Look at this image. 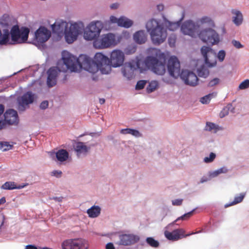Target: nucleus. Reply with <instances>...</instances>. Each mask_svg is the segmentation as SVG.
I'll return each instance as SVG.
<instances>
[{
	"label": "nucleus",
	"instance_id": "43",
	"mask_svg": "<svg viewBox=\"0 0 249 249\" xmlns=\"http://www.w3.org/2000/svg\"><path fill=\"white\" fill-rule=\"evenodd\" d=\"M130 134H131L132 135L136 137H139L141 136V134L138 130L133 129H131Z\"/></svg>",
	"mask_w": 249,
	"mask_h": 249
},
{
	"label": "nucleus",
	"instance_id": "14",
	"mask_svg": "<svg viewBox=\"0 0 249 249\" xmlns=\"http://www.w3.org/2000/svg\"><path fill=\"white\" fill-rule=\"evenodd\" d=\"M124 59L123 52L120 50H114L112 52L109 59L112 67L116 68L123 65Z\"/></svg>",
	"mask_w": 249,
	"mask_h": 249
},
{
	"label": "nucleus",
	"instance_id": "6",
	"mask_svg": "<svg viewBox=\"0 0 249 249\" xmlns=\"http://www.w3.org/2000/svg\"><path fill=\"white\" fill-rule=\"evenodd\" d=\"M146 28L154 44L160 45L165 40L167 36L166 30L158 20H149L146 24Z\"/></svg>",
	"mask_w": 249,
	"mask_h": 249
},
{
	"label": "nucleus",
	"instance_id": "15",
	"mask_svg": "<svg viewBox=\"0 0 249 249\" xmlns=\"http://www.w3.org/2000/svg\"><path fill=\"white\" fill-rule=\"evenodd\" d=\"M119 239V244L130 246L137 243L140 240V237L134 234H124L120 235Z\"/></svg>",
	"mask_w": 249,
	"mask_h": 249
},
{
	"label": "nucleus",
	"instance_id": "1",
	"mask_svg": "<svg viewBox=\"0 0 249 249\" xmlns=\"http://www.w3.org/2000/svg\"><path fill=\"white\" fill-rule=\"evenodd\" d=\"M63 54L65 64L73 72L84 69L95 73L100 70L102 74H107L111 71L112 65L109 59L102 53H96L94 60L85 54H81L76 58L69 52H64Z\"/></svg>",
	"mask_w": 249,
	"mask_h": 249
},
{
	"label": "nucleus",
	"instance_id": "44",
	"mask_svg": "<svg viewBox=\"0 0 249 249\" xmlns=\"http://www.w3.org/2000/svg\"><path fill=\"white\" fill-rule=\"evenodd\" d=\"M182 202V199H177L172 201V204L175 206H180Z\"/></svg>",
	"mask_w": 249,
	"mask_h": 249
},
{
	"label": "nucleus",
	"instance_id": "4",
	"mask_svg": "<svg viewBox=\"0 0 249 249\" xmlns=\"http://www.w3.org/2000/svg\"><path fill=\"white\" fill-rule=\"evenodd\" d=\"M68 23L66 21H56L52 25V31L57 34H60L64 32L66 41L68 43H72L82 32L84 26L82 23L71 24L68 29Z\"/></svg>",
	"mask_w": 249,
	"mask_h": 249
},
{
	"label": "nucleus",
	"instance_id": "60",
	"mask_svg": "<svg viewBox=\"0 0 249 249\" xmlns=\"http://www.w3.org/2000/svg\"><path fill=\"white\" fill-rule=\"evenodd\" d=\"M206 181V180H203V179H202V180H201V183H203V182H204V181Z\"/></svg>",
	"mask_w": 249,
	"mask_h": 249
},
{
	"label": "nucleus",
	"instance_id": "5",
	"mask_svg": "<svg viewBox=\"0 0 249 249\" xmlns=\"http://www.w3.org/2000/svg\"><path fill=\"white\" fill-rule=\"evenodd\" d=\"M156 57L148 56L144 60L146 66L156 74L163 75L165 71V56L160 50L154 49Z\"/></svg>",
	"mask_w": 249,
	"mask_h": 249
},
{
	"label": "nucleus",
	"instance_id": "38",
	"mask_svg": "<svg viewBox=\"0 0 249 249\" xmlns=\"http://www.w3.org/2000/svg\"><path fill=\"white\" fill-rule=\"evenodd\" d=\"M199 22L201 24L208 23L209 25H213V21L209 18L206 17L201 18L199 21Z\"/></svg>",
	"mask_w": 249,
	"mask_h": 249
},
{
	"label": "nucleus",
	"instance_id": "13",
	"mask_svg": "<svg viewBox=\"0 0 249 249\" xmlns=\"http://www.w3.org/2000/svg\"><path fill=\"white\" fill-rule=\"evenodd\" d=\"M185 231L183 229H178L172 232L166 231H164V235L167 239L172 241H177L180 239L190 236L195 233L192 232L185 234Z\"/></svg>",
	"mask_w": 249,
	"mask_h": 249
},
{
	"label": "nucleus",
	"instance_id": "12",
	"mask_svg": "<svg viewBox=\"0 0 249 249\" xmlns=\"http://www.w3.org/2000/svg\"><path fill=\"white\" fill-rule=\"evenodd\" d=\"M201 53L207 66L213 67L216 65V54L211 48L204 46L201 49Z\"/></svg>",
	"mask_w": 249,
	"mask_h": 249
},
{
	"label": "nucleus",
	"instance_id": "28",
	"mask_svg": "<svg viewBox=\"0 0 249 249\" xmlns=\"http://www.w3.org/2000/svg\"><path fill=\"white\" fill-rule=\"evenodd\" d=\"M164 24L167 28L171 31H174L179 27L178 22H172L167 20H165Z\"/></svg>",
	"mask_w": 249,
	"mask_h": 249
},
{
	"label": "nucleus",
	"instance_id": "47",
	"mask_svg": "<svg viewBox=\"0 0 249 249\" xmlns=\"http://www.w3.org/2000/svg\"><path fill=\"white\" fill-rule=\"evenodd\" d=\"M2 147H6L4 148V150H9L12 148V145L9 144L7 142H4V143L2 144Z\"/></svg>",
	"mask_w": 249,
	"mask_h": 249
},
{
	"label": "nucleus",
	"instance_id": "53",
	"mask_svg": "<svg viewBox=\"0 0 249 249\" xmlns=\"http://www.w3.org/2000/svg\"><path fill=\"white\" fill-rule=\"evenodd\" d=\"M118 6L119 5L118 3H113L110 5V8L112 9H115L118 7Z\"/></svg>",
	"mask_w": 249,
	"mask_h": 249
},
{
	"label": "nucleus",
	"instance_id": "51",
	"mask_svg": "<svg viewBox=\"0 0 249 249\" xmlns=\"http://www.w3.org/2000/svg\"><path fill=\"white\" fill-rule=\"evenodd\" d=\"M25 249H37L36 247L32 245H27L25 247Z\"/></svg>",
	"mask_w": 249,
	"mask_h": 249
},
{
	"label": "nucleus",
	"instance_id": "8",
	"mask_svg": "<svg viewBox=\"0 0 249 249\" xmlns=\"http://www.w3.org/2000/svg\"><path fill=\"white\" fill-rule=\"evenodd\" d=\"M29 29L22 27L19 28L18 25H14L10 30L11 40L10 44L23 43L26 42L28 38Z\"/></svg>",
	"mask_w": 249,
	"mask_h": 249
},
{
	"label": "nucleus",
	"instance_id": "62",
	"mask_svg": "<svg viewBox=\"0 0 249 249\" xmlns=\"http://www.w3.org/2000/svg\"><path fill=\"white\" fill-rule=\"evenodd\" d=\"M221 172H222V171H217V174L219 173H220Z\"/></svg>",
	"mask_w": 249,
	"mask_h": 249
},
{
	"label": "nucleus",
	"instance_id": "21",
	"mask_svg": "<svg viewBox=\"0 0 249 249\" xmlns=\"http://www.w3.org/2000/svg\"><path fill=\"white\" fill-rule=\"evenodd\" d=\"M134 41L138 44L144 43L147 40V36L144 31H139L133 35Z\"/></svg>",
	"mask_w": 249,
	"mask_h": 249
},
{
	"label": "nucleus",
	"instance_id": "24",
	"mask_svg": "<svg viewBox=\"0 0 249 249\" xmlns=\"http://www.w3.org/2000/svg\"><path fill=\"white\" fill-rule=\"evenodd\" d=\"M24 185L17 186L14 182L7 181L5 182L1 186V189L4 190H13L15 189H21L23 188Z\"/></svg>",
	"mask_w": 249,
	"mask_h": 249
},
{
	"label": "nucleus",
	"instance_id": "32",
	"mask_svg": "<svg viewBox=\"0 0 249 249\" xmlns=\"http://www.w3.org/2000/svg\"><path fill=\"white\" fill-rule=\"evenodd\" d=\"M158 87V83L156 81H152L147 87V91L150 93L154 91Z\"/></svg>",
	"mask_w": 249,
	"mask_h": 249
},
{
	"label": "nucleus",
	"instance_id": "54",
	"mask_svg": "<svg viewBox=\"0 0 249 249\" xmlns=\"http://www.w3.org/2000/svg\"><path fill=\"white\" fill-rule=\"evenodd\" d=\"M157 9L159 11H161L164 9V6L162 4H159L157 5Z\"/></svg>",
	"mask_w": 249,
	"mask_h": 249
},
{
	"label": "nucleus",
	"instance_id": "22",
	"mask_svg": "<svg viewBox=\"0 0 249 249\" xmlns=\"http://www.w3.org/2000/svg\"><path fill=\"white\" fill-rule=\"evenodd\" d=\"M231 13L234 16L233 17V22L234 23L239 26L243 22V15L240 11L237 10H232Z\"/></svg>",
	"mask_w": 249,
	"mask_h": 249
},
{
	"label": "nucleus",
	"instance_id": "63",
	"mask_svg": "<svg viewBox=\"0 0 249 249\" xmlns=\"http://www.w3.org/2000/svg\"><path fill=\"white\" fill-rule=\"evenodd\" d=\"M5 16V17H8V15H3V17H4Z\"/></svg>",
	"mask_w": 249,
	"mask_h": 249
},
{
	"label": "nucleus",
	"instance_id": "42",
	"mask_svg": "<svg viewBox=\"0 0 249 249\" xmlns=\"http://www.w3.org/2000/svg\"><path fill=\"white\" fill-rule=\"evenodd\" d=\"M233 45L237 49L242 48L243 47V45L238 41L233 40L232 41Z\"/></svg>",
	"mask_w": 249,
	"mask_h": 249
},
{
	"label": "nucleus",
	"instance_id": "45",
	"mask_svg": "<svg viewBox=\"0 0 249 249\" xmlns=\"http://www.w3.org/2000/svg\"><path fill=\"white\" fill-rule=\"evenodd\" d=\"M48 105L49 103L47 101H44L40 104V107L42 109H45L48 107Z\"/></svg>",
	"mask_w": 249,
	"mask_h": 249
},
{
	"label": "nucleus",
	"instance_id": "16",
	"mask_svg": "<svg viewBox=\"0 0 249 249\" xmlns=\"http://www.w3.org/2000/svg\"><path fill=\"white\" fill-rule=\"evenodd\" d=\"M35 36L38 42L43 43L51 36V32L45 27H40L36 32Z\"/></svg>",
	"mask_w": 249,
	"mask_h": 249
},
{
	"label": "nucleus",
	"instance_id": "20",
	"mask_svg": "<svg viewBox=\"0 0 249 249\" xmlns=\"http://www.w3.org/2000/svg\"><path fill=\"white\" fill-rule=\"evenodd\" d=\"M140 67V62L134 65V67L131 64L125 65L122 70L123 75L127 79H130L134 77V71L137 68Z\"/></svg>",
	"mask_w": 249,
	"mask_h": 249
},
{
	"label": "nucleus",
	"instance_id": "19",
	"mask_svg": "<svg viewBox=\"0 0 249 249\" xmlns=\"http://www.w3.org/2000/svg\"><path fill=\"white\" fill-rule=\"evenodd\" d=\"M110 20L113 23H117L118 26L126 28H129L133 24V21L123 16L118 18L111 16L110 17Z\"/></svg>",
	"mask_w": 249,
	"mask_h": 249
},
{
	"label": "nucleus",
	"instance_id": "7",
	"mask_svg": "<svg viewBox=\"0 0 249 249\" xmlns=\"http://www.w3.org/2000/svg\"><path fill=\"white\" fill-rule=\"evenodd\" d=\"M64 52H68L66 51H64L62 52V60L63 61H59L57 63V67H53L50 68L48 71L47 77V84L49 87H52L54 86L56 84V77L58 76V72L60 71L65 72L67 70H70L72 71L70 68H68L65 64L64 60L63 53Z\"/></svg>",
	"mask_w": 249,
	"mask_h": 249
},
{
	"label": "nucleus",
	"instance_id": "11",
	"mask_svg": "<svg viewBox=\"0 0 249 249\" xmlns=\"http://www.w3.org/2000/svg\"><path fill=\"white\" fill-rule=\"evenodd\" d=\"M87 241L82 238H71L64 240L61 243L62 249H88Z\"/></svg>",
	"mask_w": 249,
	"mask_h": 249
},
{
	"label": "nucleus",
	"instance_id": "9",
	"mask_svg": "<svg viewBox=\"0 0 249 249\" xmlns=\"http://www.w3.org/2000/svg\"><path fill=\"white\" fill-rule=\"evenodd\" d=\"M103 28V24L100 21L91 22L84 33V38L87 40H95L98 39Z\"/></svg>",
	"mask_w": 249,
	"mask_h": 249
},
{
	"label": "nucleus",
	"instance_id": "59",
	"mask_svg": "<svg viewBox=\"0 0 249 249\" xmlns=\"http://www.w3.org/2000/svg\"><path fill=\"white\" fill-rule=\"evenodd\" d=\"M99 102L101 104H103L105 103V99L104 98H101V99H100L99 100Z\"/></svg>",
	"mask_w": 249,
	"mask_h": 249
},
{
	"label": "nucleus",
	"instance_id": "58",
	"mask_svg": "<svg viewBox=\"0 0 249 249\" xmlns=\"http://www.w3.org/2000/svg\"><path fill=\"white\" fill-rule=\"evenodd\" d=\"M53 199L54 200H57L58 201H62V197H53Z\"/></svg>",
	"mask_w": 249,
	"mask_h": 249
},
{
	"label": "nucleus",
	"instance_id": "56",
	"mask_svg": "<svg viewBox=\"0 0 249 249\" xmlns=\"http://www.w3.org/2000/svg\"><path fill=\"white\" fill-rule=\"evenodd\" d=\"M5 202H6L5 198L4 197H2V198H1L0 199V205L1 204L5 203Z\"/></svg>",
	"mask_w": 249,
	"mask_h": 249
},
{
	"label": "nucleus",
	"instance_id": "3",
	"mask_svg": "<svg viewBox=\"0 0 249 249\" xmlns=\"http://www.w3.org/2000/svg\"><path fill=\"white\" fill-rule=\"evenodd\" d=\"M167 69L171 76L175 78L180 76L186 85L194 87L198 84V78L195 73L187 70H182L180 72V62L176 56L170 57Z\"/></svg>",
	"mask_w": 249,
	"mask_h": 249
},
{
	"label": "nucleus",
	"instance_id": "37",
	"mask_svg": "<svg viewBox=\"0 0 249 249\" xmlns=\"http://www.w3.org/2000/svg\"><path fill=\"white\" fill-rule=\"evenodd\" d=\"M215 154L213 153H211L209 157H205L204 161L206 163H210L212 162L215 158Z\"/></svg>",
	"mask_w": 249,
	"mask_h": 249
},
{
	"label": "nucleus",
	"instance_id": "30",
	"mask_svg": "<svg viewBox=\"0 0 249 249\" xmlns=\"http://www.w3.org/2000/svg\"><path fill=\"white\" fill-rule=\"evenodd\" d=\"M146 243L153 248H158L159 246V242L153 237H147L146 239Z\"/></svg>",
	"mask_w": 249,
	"mask_h": 249
},
{
	"label": "nucleus",
	"instance_id": "25",
	"mask_svg": "<svg viewBox=\"0 0 249 249\" xmlns=\"http://www.w3.org/2000/svg\"><path fill=\"white\" fill-rule=\"evenodd\" d=\"M101 209L98 206H93L87 210V213L90 217H97L100 213Z\"/></svg>",
	"mask_w": 249,
	"mask_h": 249
},
{
	"label": "nucleus",
	"instance_id": "52",
	"mask_svg": "<svg viewBox=\"0 0 249 249\" xmlns=\"http://www.w3.org/2000/svg\"><path fill=\"white\" fill-rule=\"evenodd\" d=\"M52 173L53 174V175L58 177V176H60L61 175L62 172L61 171H54L52 172Z\"/></svg>",
	"mask_w": 249,
	"mask_h": 249
},
{
	"label": "nucleus",
	"instance_id": "36",
	"mask_svg": "<svg viewBox=\"0 0 249 249\" xmlns=\"http://www.w3.org/2000/svg\"><path fill=\"white\" fill-rule=\"evenodd\" d=\"M146 83V82L145 80L139 81L136 85V87H135L136 89H143Z\"/></svg>",
	"mask_w": 249,
	"mask_h": 249
},
{
	"label": "nucleus",
	"instance_id": "26",
	"mask_svg": "<svg viewBox=\"0 0 249 249\" xmlns=\"http://www.w3.org/2000/svg\"><path fill=\"white\" fill-rule=\"evenodd\" d=\"M56 157L58 160L61 162L64 161L68 159L69 153L65 149H60L56 153Z\"/></svg>",
	"mask_w": 249,
	"mask_h": 249
},
{
	"label": "nucleus",
	"instance_id": "41",
	"mask_svg": "<svg viewBox=\"0 0 249 249\" xmlns=\"http://www.w3.org/2000/svg\"><path fill=\"white\" fill-rule=\"evenodd\" d=\"M216 126L213 123H207L206 124V129L209 131H211L213 129H215Z\"/></svg>",
	"mask_w": 249,
	"mask_h": 249
},
{
	"label": "nucleus",
	"instance_id": "17",
	"mask_svg": "<svg viewBox=\"0 0 249 249\" xmlns=\"http://www.w3.org/2000/svg\"><path fill=\"white\" fill-rule=\"evenodd\" d=\"M34 100V94L31 91H28L24 93L18 99V109L20 110H24L25 109V106L29 104H32Z\"/></svg>",
	"mask_w": 249,
	"mask_h": 249
},
{
	"label": "nucleus",
	"instance_id": "18",
	"mask_svg": "<svg viewBox=\"0 0 249 249\" xmlns=\"http://www.w3.org/2000/svg\"><path fill=\"white\" fill-rule=\"evenodd\" d=\"M4 119L8 124H17L18 123V118L17 112L12 109L7 110L4 114Z\"/></svg>",
	"mask_w": 249,
	"mask_h": 249
},
{
	"label": "nucleus",
	"instance_id": "35",
	"mask_svg": "<svg viewBox=\"0 0 249 249\" xmlns=\"http://www.w3.org/2000/svg\"><path fill=\"white\" fill-rule=\"evenodd\" d=\"M249 87V80L246 79L243 81L239 86L240 89H244Z\"/></svg>",
	"mask_w": 249,
	"mask_h": 249
},
{
	"label": "nucleus",
	"instance_id": "34",
	"mask_svg": "<svg viewBox=\"0 0 249 249\" xmlns=\"http://www.w3.org/2000/svg\"><path fill=\"white\" fill-rule=\"evenodd\" d=\"M194 211V210L184 214V215H182L181 216L178 218L175 222H177V221H178L180 219L187 220V219H189L193 215Z\"/></svg>",
	"mask_w": 249,
	"mask_h": 249
},
{
	"label": "nucleus",
	"instance_id": "33",
	"mask_svg": "<svg viewBox=\"0 0 249 249\" xmlns=\"http://www.w3.org/2000/svg\"><path fill=\"white\" fill-rule=\"evenodd\" d=\"M213 93L209 94L208 95H207L201 98L200 101L202 104H208L209 103L212 98V97H213Z\"/></svg>",
	"mask_w": 249,
	"mask_h": 249
},
{
	"label": "nucleus",
	"instance_id": "55",
	"mask_svg": "<svg viewBox=\"0 0 249 249\" xmlns=\"http://www.w3.org/2000/svg\"><path fill=\"white\" fill-rule=\"evenodd\" d=\"M175 42V41L174 39H172L171 38L169 39V44L170 46H173L174 45Z\"/></svg>",
	"mask_w": 249,
	"mask_h": 249
},
{
	"label": "nucleus",
	"instance_id": "50",
	"mask_svg": "<svg viewBox=\"0 0 249 249\" xmlns=\"http://www.w3.org/2000/svg\"><path fill=\"white\" fill-rule=\"evenodd\" d=\"M106 249H115L113 244L111 243H108L106 245Z\"/></svg>",
	"mask_w": 249,
	"mask_h": 249
},
{
	"label": "nucleus",
	"instance_id": "46",
	"mask_svg": "<svg viewBox=\"0 0 249 249\" xmlns=\"http://www.w3.org/2000/svg\"><path fill=\"white\" fill-rule=\"evenodd\" d=\"M228 109L227 108H224L220 113V116L221 118H223L225 116V115L228 114Z\"/></svg>",
	"mask_w": 249,
	"mask_h": 249
},
{
	"label": "nucleus",
	"instance_id": "10",
	"mask_svg": "<svg viewBox=\"0 0 249 249\" xmlns=\"http://www.w3.org/2000/svg\"><path fill=\"white\" fill-rule=\"evenodd\" d=\"M117 42L116 36L112 33L102 35L100 38L93 41V46L96 49H105L112 46H115Z\"/></svg>",
	"mask_w": 249,
	"mask_h": 249
},
{
	"label": "nucleus",
	"instance_id": "27",
	"mask_svg": "<svg viewBox=\"0 0 249 249\" xmlns=\"http://www.w3.org/2000/svg\"><path fill=\"white\" fill-rule=\"evenodd\" d=\"M197 73L200 77H206L209 74V71L205 66L202 65L198 69Z\"/></svg>",
	"mask_w": 249,
	"mask_h": 249
},
{
	"label": "nucleus",
	"instance_id": "40",
	"mask_svg": "<svg viewBox=\"0 0 249 249\" xmlns=\"http://www.w3.org/2000/svg\"><path fill=\"white\" fill-rule=\"evenodd\" d=\"M220 82V79L218 78H214L211 80L208 84L209 87H213L215 85H218Z\"/></svg>",
	"mask_w": 249,
	"mask_h": 249
},
{
	"label": "nucleus",
	"instance_id": "31",
	"mask_svg": "<svg viewBox=\"0 0 249 249\" xmlns=\"http://www.w3.org/2000/svg\"><path fill=\"white\" fill-rule=\"evenodd\" d=\"M245 197V195L243 194H240L239 196H236L235 197L234 200L230 204L225 205V207H227L228 206H232L237 203H239L243 200L244 197Z\"/></svg>",
	"mask_w": 249,
	"mask_h": 249
},
{
	"label": "nucleus",
	"instance_id": "48",
	"mask_svg": "<svg viewBox=\"0 0 249 249\" xmlns=\"http://www.w3.org/2000/svg\"><path fill=\"white\" fill-rule=\"evenodd\" d=\"M131 128H125L122 129L121 130V133L124 134H129L130 133Z\"/></svg>",
	"mask_w": 249,
	"mask_h": 249
},
{
	"label": "nucleus",
	"instance_id": "2",
	"mask_svg": "<svg viewBox=\"0 0 249 249\" xmlns=\"http://www.w3.org/2000/svg\"><path fill=\"white\" fill-rule=\"evenodd\" d=\"M198 29L199 26L192 21L184 22L181 27V30L184 35L195 37L198 34L200 39L204 43L213 45L219 42V35L213 29L211 28H206L198 34Z\"/></svg>",
	"mask_w": 249,
	"mask_h": 249
},
{
	"label": "nucleus",
	"instance_id": "29",
	"mask_svg": "<svg viewBox=\"0 0 249 249\" xmlns=\"http://www.w3.org/2000/svg\"><path fill=\"white\" fill-rule=\"evenodd\" d=\"M9 33L8 31H5L3 35L0 38V44L6 45L9 43Z\"/></svg>",
	"mask_w": 249,
	"mask_h": 249
},
{
	"label": "nucleus",
	"instance_id": "23",
	"mask_svg": "<svg viewBox=\"0 0 249 249\" xmlns=\"http://www.w3.org/2000/svg\"><path fill=\"white\" fill-rule=\"evenodd\" d=\"M75 150L77 155L79 156L81 154H86L88 152L89 148L83 142H78L76 144Z\"/></svg>",
	"mask_w": 249,
	"mask_h": 249
},
{
	"label": "nucleus",
	"instance_id": "61",
	"mask_svg": "<svg viewBox=\"0 0 249 249\" xmlns=\"http://www.w3.org/2000/svg\"><path fill=\"white\" fill-rule=\"evenodd\" d=\"M4 222L3 221L0 226V228L3 225Z\"/></svg>",
	"mask_w": 249,
	"mask_h": 249
},
{
	"label": "nucleus",
	"instance_id": "39",
	"mask_svg": "<svg viewBox=\"0 0 249 249\" xmlns=\"http://www.w3.org/2000/svg\"><path fill=\"white\" fill-rule=\"evenodd\" d=\"M226 53L224 50H220L216 55V57L218 59L219 61L222 62L225 57Z\"/></svg>",
	"mask_w": 249,
	"mask_h": 249
},
{
	"label": "nucleus",
	"instance_id": "49",
	"mask_svg": "<svg viewBox=\"0 0 249 249\" xmlns=\"http://www.w3.org/2000/svg\"><path fill=\"white\" fill-rule=\"evenodd\" d=\"M6 124L7 123L5 122V120L4 121H0V130L4 128Z\"/></svg>",
	"mask_w": 249,
	"mask_h": 249
},
{
	"label": "nucleus",
	"instance_id": "57",
	"mask_svg": "<svg viewBox=\"0 0 249 249\" xmlns=\"http://www.w3.org/2000/svg\"><path fill=\"white\" fill-rule=\"evenodd\" d=\"M4 111V107L2 105H0V115H1Z\"/></svg>",
	"mask_w": 249,
	"mask_h": 249
}]
</instances>
